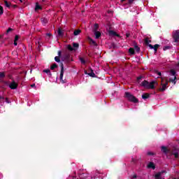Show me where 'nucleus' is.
<instances>
[{"label":"nucleus","mask_w":179,"mask_h":179,"mask_svg":"<svg viewBox=\"0 0 179 179\" xmlns=\"http://www.w3.org/2000/svg\"><path fill=\"white\" fill-rule=\"evenodd\" d=\"M124 97L131 103H139V99H138V98H136L135 96L132 95L131 92H125Z\"/></svg>","instance_id":"f257e3e1"},{"label":"nucleus","mask_w":179,"mask_h":179,"mask_svg":"<svg viewBox=\"0 0 179 179\" xmlns=\"http://www.w3.org/2000/svg\"><path fill=\"white\" fill-rule=\"evenodd\" d=\"M162 83L161 85L162 86L159 89V92H164L167 89V86L169 85V80L164 77H161Z\"/></svg>","instance_id":"f03ea898"},{"label":"nucleus","mask_w":179,"mask_h":179,"mask_svg":"<svg viewBox=\"0 0 179 179\" xmlns=\"http://www.w3.org/2000/svg\"><path fill=\"white\" fill-rule=\"evenodd\" d=\"M172 37L174 43H178L179 40V30H176L172 32Z\"/></svg>","instance_id":"7ed1b4c3"},{"label":"nucleus","mask_w":179,"mask_h":179,"mask_svg":"<svg viewBox=\"0 0 179 179\" xmlns=\"http://www.w3.org/2000/svg\"><path fill=\"white\" fill-rule=\"evenodd\" d=\"M62 61H66V62H69V61H71V54L66 52L62 57Z\"/></svg>","instance_id":"20e7f679"},{"label":"nucleus","mask_w":179,"mask_h":179,"mask_svg":"<svg viewBox=\"0 0 179 179\" xmlns=\"http://www.w3.org/2000/svg\"><path fill=\"white\" fill-rule=\"evenodd\" d=\"M17 86H19V84L15 81V80H13L12 82L8 85V87L11 89V90H15L17 89Z\"/></svg>","instance_id":"39448f33"},{"label":"nucleus","mask_w":179,"mask_h":179,"mask_svg":"<svg viewBox=\"0 0 179 179\" xmlns=\"http://www.w3.org/2000/svg\"><path fill=\"white\" fill-rule=\"evenodd\" d=\"M60 66H61L60 80L62 81V83H65V82H64V80H62L64 78V63H61Z\"/></svg>","instance_id":"423d86ee"},{"label":"nucleus","mask_w":179,"mask_h":179,"mask_svg":"<svg viewBox=\"0 0 179 179\" xmlns=\"http://www.w3.org/2000/svg\"><path fill=\"white\" fill-rule=\"evenodd\" d=\"M161 151L162 153H164V155H167L168 153H170V150L167 148V147L166 146H162Z\"/></svg>","instance_id":"0eeeda50"},{"label":"nucleus","mask_w":179,"mask_h":179,"mask_svg":"<svg viewBox=\"0 0 179 179\" xmlns=\"http://www.w3.org/2000/svg\"><path fill=\"white\" fill-rule=\"evenodd\" d=\"M163 173H166V171H162L161 172H158L157 174L155 175V179H162V175Z\"/></svg>","instance_id":"6e6552de"},{"label":"nucleus","mask_w":179,"mask_h":179,"mask_svg":"<svg viewBox=\"0 0 179 179\" xmlns=\"http://www.w3.org/2000/svg\"><path fill=\"white\" fill-rule=\"evenodd\" d=\"M157 84L155 81H152L151 83H148V89H155V85Z\"/></svg>","instance_id":"1a4fd4ad"},{"label":"nucleus","mask_w":179,"mask_h":179,"mask_svg":"<svg viewBox=\"0 0 179 179\" xmlns=\"http://www.w3.org/2000/svg\"><path fill=\"white\" fill-rule=\"evenodd\" d=\"M141 86L143 87H146V89H149V82L144 80L141 83Z\"/></svg>","instance_id":"9d476101"},{"label":"nucleus","mask_w":179,"mask_h":179,"mask_svg":"<svg viewBox=\"0 0 179 179\" xmlns=\"http://www.w3.org/2000/svg\"><path fill=\"white\" fill-rule=\"evenodd\" d=\"M148 169H152V170H155V169H156V166L155 165V163L150 162L148 164Z\"/></svg>","instance_id":"9b49d317"},{"label":"nucleus","mask_w":179,"mask_h":179,"mask_svg":"<svg viewBox=\"0 0 179 179\" xmlns=\"http://www.w3.org/2000/svg\"><path fill=\"white\" fill-rule=\"evenodd\" d=\"M94 34L95 35V38L96 39H99L100 37H101V33L99 31L94 32Z\"/></svg>","instance_id":"f8f14e48"},{"label":"nucleus","mask_w":179,"mask_h":179,"mask_svg":"<svg viewBox=\"0 0 179 179\" xmlns=\"http://www.w3.org/2000/svg\"><path fill=\"white\" fill-rule=\"evenodd\" d=\"M150 97V94L149 93H144L142 94V99H143V100H145V99H149Z\"/></svg>","instance_id":"ddd939ff"},{"label":"nucleus","mask_w":179,"mask_h":179,"mask_svg":"<svg viewBox=\"0 0 179 179\" xmlns=\"http://www.w3.org/2000/svg\"><path fill=\"white\" fill-rule=\"evenodd\" d=\"M109 34H110V36H115V37H120V34L113 30L109 31Z\"/></svg>","instance_id":"4468645a"},{"label":"nucleus","mask_w":179,"mask_h":179,"mask_svg":"<svg viewBox=\"0 0 179 179\" xmlns=\"http://www.w3.org/2000/svg\"><path fill=\"white\" fill-rule=\"evenodd\" d=\"M41 21L42 22L43 26H45V24H47V23H48V19H47L45 17H42L41 19Z\"/></svg>","instance_id":"2eb2a0df"},{"label":"nucleus","mask_w":179,"mask_h":179,"mask_svg":"<svg viewBox=\"0 0 179 179\" xmlns=\"http://www.w3.org/2000/svg\"><path fill=\"white\" fill-rule=\"evenodd\" d=\"M129 54H130V55H135V49L134 48H130L129 49Z\"/></svg>","instance_id":"dca6fc26"},{"label":"nucleus","mask_w":179,"mask_h":179,"mask_svg":"<svg viewBox=\"0 0 179 179\" xmlns=\"http://www.w3.org/2000/svg\"><path fill=\"white\" fill-rule=\"evenodd\" d=\"M57 34L59 37H64V32H62V29L61 28H59Z\"/></svg>","instance_id":"f3484780"},{"label":"nucleus","mask_w":179,"mask_h":179,"mask_svg":"<svg viewBox=\"0 0 179 179\" xmlns=\"http://www.w3.org/2000/svg\"><path fill=\"white\" fill-rule=\"evenodd\" d=\"M90 71L91 72L88 73L89 76H91V78H96V74L94 73L92 68H90Z\"/></svg>","instance_id":"a211bd4d"},{"label":"nucleus","mask_w":179,"mask_h":179,"mask_svg":"<svg viewBox=\"0 0 179 179\" xmlns=\"http://www.w3.org/2000/svg\"><path fill=\"white\" fill-rule=\"evenodd\" d=\"M80 33H82V30L80 29H76L73 32V35L74 36H79V34H80Z\"/></svg>","instance_id":"6ab92c4d"},{"label":"nucleus","mask_w":179,"mask_h":179,"mask_svg":"<svg viewBox=\"0 0 179 179\" xmlns=\"http://www.w3.org/2000/svg\"><path fill=\"white\" fill-rule=\"evenodd\" d=\"M11 4L12 3H9L8 1L6 0L4 1L5 6H6V8H8L9 9H10Z\"/></svg>","instance_id":"aec40b11"},{"label":"nucleus","mask_w":179,"mask_h":179,"mask_svg":"<svg viewBox=\"0 0 179 179\" xmlns=\"http://www.w3.org/2000/svg\"><path fill=\"white\" fill-rule=\"evenodd\" d=\"M90 44H93V45L97 46V43L94 41L92 38H89Z\"/></svg>","instance_id":"412c9836"},{"label":"nucleus","mask_w":179,"mask_h":179,"mask_svg":"<svg viewBox=\"0 0 179 179\" xmlns=\"http://www.w3.org/2000/svg\"><path fill=\"white\" fill-rule=\"evenodd\" d=\"M43 72H45V73H47L48 76H52V74L51 73V71L50 69H45L43 70Z\"/></svg>","instance_id":"4be33fe9"},{"label":"nucleus","mask_w":179,"mask_h":179,"mask_svg":"<svg viewBox=\"0 0 179 179\" xmlns=\"http://www.w3.org/2000/svg\"><path fill=\"white\" fill-rule=\"evenodd\" d=\"M5 76H6V72H5V71L0 72V80H1V79H3V78H5Z\"/></svg>","instance_id":"5701e85b"},{"label":"nucleus","mask_w":179,"mask_h":179,"mask_svg":"<svg viewBox=\"0 0 179 179\" xmlns=\"http://www.w3.org/2000/svg\"><path fill=\"white\" fill-rule=\"evenodd\" d=\"M97 30H99V24H95L94 25V28H93V32H96L98 31Z\"/></svg>","instance_id":"b1692460"},{"label":"nucleus","mask_w":179,"mask_h":179,"mask_svg":"<svg viewBox=\"0 0 179 179\" xmlns=\"http://www.w3.org/2000/svg\"><path fill=\"white\" fill-rule=\"evenodd\" d=\"M67 49L69 51H76V49L73 48V47H72L71 45H67Z\"/></svg>","instance_id":"393cba45"},{"label":"nucleus","mask_w":179,"mask_h":179,"mask_svg":"<svg viewBox=\"0 0 179 179\" xmlns=\"http://www.w3.org/2000/svg\"><path fill=\"white\" fill-rule=\"evenodd\" d=\"M160 47V45L159 44H155L153 47V50L155 51V52H157V50L158 48Z\"/></svg>","instance_id":"a878e982"},{"label":"nucleus","mask_w":179,"mask_h":179,"mask_svg":"<svg viewBox=\"0 0 179 179\" xmlns=\"http://www.w3.org/2000/svg\"><path fill=\"white\" fill-rule=\"evenodd\" d=\"M55 68H58V65L55 63L50 66L51 71H54Z\"/></svg>","instance_id":"bb28decb"},{"label":"nucleus","mask_w":179,"mask_h":179,"mask_svg":"<svg viewBox=\"0 0 179 179\" xmlns=\"http://www.w3.org/2000/svg\"><path fill=\"white\" fill-rule=\"evenodd\" d=\"M73 48H75L76 50L77 49L79 48V43H73Z\"/></svg>","instance_id":"cd10ccee"},{"label":"nucleus","mask_w":179,"mask_h":179,"mask_svg":"<svg viewBox=\"0 0 179 179\" xmlns=\"http://www.w3.org/2000/svg\"><path fill=\"white\" fill-rule=\"evenodd\" d=\"M40 9H43V8H41V6L38 5V3H36L35 6V10H40Z\"/></svg>","instance_id":"c85d7f7f"},{"label":"nucleus","mask_w":179,"mask_h":179,"mask_svg":"<svg viewBox=\"0 0 179 179\" xmlns=\"http://www.w3.org/2000/svg\"><path fill=\"white\" fill-rule=\"evenodd\" d=\"M177 80V76H174L173 78H169V82L171 83H176V80Z\"/></svg>","instance_id":"c756f323"},{"label":"nucleus","mask_w":179,"mask_h":179,"mask_svg":"<svg viewBox=\"0 0 179 179\" xmlns=\"http://www.w3.org/2000/svg\"><path fill=\"white\" fill-rule=\"evenodd\" d=\"M79 60L80 61L81 64H83V65H85V64H86V60H85V59H83V57H80Z\"/></svg>","instance_id":"7c9ffc66"},{"label":"nucleus","mask_w":179,"mask_h":179,"mask_svg":"<svg viewBox=\"0 0 179 179\" xmlns=\"http://www.w3.org/2000/svg\"><path fill=\"white\" fill-rule=\"evenodd\" d=\"M169 153L170 155H173V153H177V148H173L172 150H170Z\"/></svg>","instance_id":"2f4dec72"},{"label":"nucleus","mask_w":179,"mask_h":179,"mask_svg":"<svg viewBox=\"0 0 179 179\" xmlns=\"http://www.w3.org/2000/svg\"><path fill=\"white\" fill-rule=\"evenodd\" d=\"M163 50L164 51H167V50H171V46L170 45L164 46Z\"/></svg>","instance_id":"473e14b6"},{"label":"nucleus","mask_w":179,"mask_h":179,"mask_svg":"<svg viewBox=\"0 0 179 179\" xmlns=\"http://www.w3.org/2000/svg\"><path fill=\"white\" fill-rule=\"evenodd\" d=\"M134 50L136 51V52H139V51H141V48H139V46H138L137 45H135Z\"/></svg>","instance_id":"72a5a7b5"},{"label":"nucleus","mask_w":179,"mask_h":179,"mask_svg":"<svg viewBox=\"0 0 179 179\" xmlns=\"http://www.w3.org/2000/svg\"><path fill=\"white\" fill-rule=\"evenodd\" d=\"M149 43H152V41H149V38H146L145 39V45H149Z\"/></svg>","instance_id":"f704fd0d"},{"label":"nucleus","mask_w":179,"mask_h":179,"mask_svg":"<svg viewBox=\"0 0 179 179\" xmlns=\"http://www.w3.org/2000/svg\"><path fill=\"white\" fill-rule=\"evenodd\" d=\"M170 73H171V75H172V76H176V70L171 69L170 70Z\"/></svg>","instance_id":"c9c22d12"},{"label":"nucleus","mask_w":179,"mask_h":179,"mask_svg":"<svg viewBox=\"0 0 179 179\" xmlns=\"http://www.w3.org/2000/svg\"><path fill=\"white\" fill-rule=\"evenodd\" d=\"M172 155H173L175 157V159H178V157H179L178 152H173Z\"/></svg>","instance_id":"e433bc0d"},{"label":"nucleus","mask_w":179,"mask_h":179,"mask_svg":"<svg viewBox=\"0 0 179 179\" xmlns=\"http://www.w3.org/2000/svg\"><path fill=\"white\" fill-rule=\"evenodd\" d=\"M59 57H60L59 56H56V57H55V61L56 62H61V59H60Z\"/></svg>","instance_id":"4c0bfd02"},{"label":"nucleus","mask_w":179,"mask_h":179,"mask_svg":"<svg viewBox=\"0 0 179 179\" xmlns=\"http://www.w3.org/2000/svg\"><path fill=\"white\" fill-rule=\"evenodd\" d=\"M6 76H7V78H8V79L13 80V76H12V74H6Z\"/></svg>","instance_id":"58836bf2"},{"label":"nucleus","mask_w":179,"mask_h":179,"mask_svg":"<svg viewBox=\"0 0 179 179\" xmlns=\"http://www.w3.org/2000/svg\"><path fill=\"white\" fill-rule=\"evenodd\" d=\"M0 15H3V7L0 6Z\"/></svg>","instance_id":"ea45409f"},{"label":"nucleus","mask_w":179,"mask_h":179,"mask_svg":"<svg viewBox=\"0 0 179 179\" xmlns=\"http://www.w3.org/2000/svg\"><path fill=\"white\" fill-rule=\"evenodd\" d=\"M147 155L148 156H155V152H148Z\"/></svg>","instance_id":"a19ab883"},{"label":"nucleus","mask_w":179,"mask_h":179,"mask_svg":"<svg viewBox=\"0 0 179 179\" xmlns=\"http://www.w3.org/2000/svg\"><path fill=\"white\" fill-rule=\"evenodd\" d=\"M16 8H17V5L11 4L10 9H16Z\"/></svg>","instance_id":"79ce46f5"},{"label":"nucleus","mask_w":179,"mask_h":179,"mask_svg":"<svg viewBox=\"0 0 179 179\" xmlns=\"http://www.w3.org/2000/svg\"><path fill=\"white\" fill-rule=\"evenodd\" d=\"M10 31H13V29L12 28H8L6 31V34H8V33H10Z\"/></svg>","instance_id":"37998d69"},{"label":"nucleus","mask_w":179,"mask_h":179,"mask_svg":"<svg viewBox=\"0 0 179 179\" xmlns=\"http://www.w3.org/2000/svg\"><path fill=\"white\" fill-rule=\"evenodd\" d=\"M155 73H157V75H158V76H162V73L160 71H155Z\"/></svg>","instance_id":"c03bdc74"},{"label":"nucleus","mask_w":179,"mask_h":179,"mask_svg":"<svg viewBox=\"0 0 179 179\" xmlns=\"http://www.w3.org/2000/svg\"><path fill=\"white\" fill-rule=\"evenodd\" d=\"M142 78H143L142 76H138V77L137 78V82H138V83H140L139 80H141V79H142Z\"/></svg>","instance_id":"a18cd8bd"},{"label":"nucleus","mask_w":179,"mask_h":179,"mask_svg":"<svg viewBox=\"0 0 179 179\" xmlns=\"http://www.w3.org/2000/svg\"><path fill=\"white\" fill-rule=\"evenodd\" d=\"M134 1H135V0H129L128 4L129 5H132V3H134Z\"/></svg>","instance_id":"49530a36"},{"label":"nucleus","mask_w":179,"mask_h":179,"mask_svg":"<svg viewBox=\"0 0 179 179\" xmlns=\"http://www.w3.org/2000/svg\"><path fill=\"white\" fill-rule=\"evenodd\" d=\"M3 83H4V85H6V86H9V81H3Z\"/></svg>","instance_id":"de8ad7c7"},{"label":"nucleus","mask_w":179,"mask_h":179,"mask_svg":"<svg viewBox=\"0 0 179 179\" xmlns=\"http://www.w3.org/2000/svg\"><path fill=\"white\" fill-rule=\"evenodd\" d=\"M136 162H138V160H136V159H134V158H132L131 159V163H136Z\"/></svg>","instance_id":"09e8293b"},{"label":"nucleus","mask_w":179,"mask_h":179,"mask_svg":"<svg viewBox=\"0 0 179 179\" xmlns=\"http://www.w3.org/2000/svg\"><path fill=\"white\" fill-rule=\"evenodd\" d=\"M17 40H19V36L18 35H16L14 39V41H17Z\"/></svg>","instance_id":"8fccbe9b"},{"label":"nucleus","mask_w":179,"mask_h":179,"mask_svg":"<svg viewBox=\"0 0 179 179\" xmlns=\"http://www.w3.org/2000/svg\"><path fill=\"white\" fill-rule=\"evenodd\" d=\"M148 47L150 48V50H153V45H152V44H148Z\"/></svg>","instance_id":"3c124183"},{"label":"nucleus","mask_w":179,"mask_h":179,"mask_svg":"<svg viewBox=\"0 0 179 179\" xmlns=\"http://www.w3.org/2000/svg\"><path fill=\"white\" fill-rule=\"evenodd\" d=\"M6 103H7V104H9L10 103L8 98H6Z\"/></svg>","instance_id":"603ef678"},{"label":"nucleus","mask_w":179,"mask_h":179,"mask_svg":"<svg viewBox=\"0 0 179 179\" xmlns=\"http://www.w3.org/2000/svg\"><path fill=\"white\" fill-rule=\"evenodd\" d=\"M46 36L48 37H49V38H50V37H51L52 36V34L51 33H48V34H46Z\"/></svg>","instance_id":"864d4df0"},{"label":"nucleus","mask_w":179,"mask_h":179,"mask_svg":"<svg viewBox=\"0 0 179 179\" xmlns=\"http://www.w3.org/2000/svg\"><path fill=\"white\" fill-rule=\"evenodd\" d=\"M83 176H85L84 173L80 174V179H85V178L83 177Z\"/></svg>","instance_id":"5fc2aeb1"},{"label":"nucleus","mask_w":179,"mask_h":179,"mask_svg":"<svg viewBox=\"0 0 179 179\" xmlns=\"http://www.w3.org/2000/svg\"><path fill=\"white\" fill-rule=\"evenodd\" d=\"M132 178H138V176H136V174H134L131 177Z\"/></svg>","instance_id":"6e6d98bb"},{"label":"nucleus","mask_w":179,"mask_h":179,"mask_svg":"<svg viewBox=\"0 0 179 179\" xmlns=\"http://www.w3.org/2000/svg\"><path fill=\"white\" fill-rule=\"evenodd\" d=\"M62 55V52L59 50V52H58V57H61V55Z\"/></svg>","instance_id":"4d7b16f0"},{"label":"nucleus","mask_w":179,"mask_h":179,"mask_svg":"<svg viewBox=\"0 0 179 179\" xmlns=\"http://www.w3.org/2000/svg\"><path fill=\"white\" fill-rule=\"evenodd\" d=\"M130 36H131V34H129V33L126 34V37L127 38L129 37Z\"/></svg>","instance_id":"13d9d810"},{"label":"nucleus","mask_w":179,"mask_h":179,"mask_svg":"<svg viewBox=\"0 0 179 179\" xmlns=\"http://www.w3.org/2000/svg\"><path fill=\"white\" fill-rule=\"evenodd\" d=\"M0 100H5V97L2 96H0Z\"/></svg>","instance_id":"bf43d9fd"},{"label":"nucleus","mask_w":179,"mask_h":179,"mask_svg":"<svg viewBox=\"0 0 179 179\" xmlns=\"http://www.w3.org/2000/svg\"><path fill=\"white\" fill-rule=\"evenodd\" d=\"M84 73H85V75H89V73H87V71H86V70L84 71Z\"/></svg>","instance_id":"052dcab7"},{"label":"nucleus","mask_w":179,"mask_h":179,"mask_svg":"<svg viewBox=\"0 0 179 179\" xmlns=\"http://www.w3.org/2000/svg\"><path fill=\"white\" fill-rule=\"evenodd\" d=\"M17 41H14V45H17V42H16Z\"/></svg>","instance_id":"680f3d73"},{"label":"nucleus","mask_w":179,"mask_h":179,"mask_svg":"<svg viewBox=\"0 0 179 179\" xmlns=\"http://www.w3.org/2000/svg\"><path fill=\"white\" fill-rule=\"evenodd\" d=\"M34 86H36V84L31 85V87H34Z\"/></svg>","instance_id":"e2e57ef3"},{"label":"nucleus","mask_w":179,"mask_h":179,"mask_svg":"<svg viewBox=\"0 0 179 179\" xmlns=\"http://www.w3.org/2000/svg\"><path fill=\"white\" fill-rule=\"evenodd\" d=\"M127 0H121L120 2L122 3L123 2H125Z\"/></svg>","instance_id":"0e129e2a"},{"label":"nucleus","mask_w":179,"mask_h":179,"mask_svg":"<svg viewBox=\"0 0 179 179\" xmlns=\"http://www.w3.org/2000/svg\"><path fill=\"white\" fill-rule=\"evenodd\" d=\"M108 13H113V11L108 10Z\"/></svg>","instance_id":"69168bd1"},{"label":"nucleus","mask_w":179,"mask_h":179,"mask_svg":"<svg viewBox=\"0 0 179 179\" xmlns=\"http://www.w3.org/2000/svg\"><path fill=\"white\" fill-rule=\"evenodd\" d=\"M97 174H100V171H96Z\"/></svg>","instance_id":"338daca9"},{"label":"nucleus","mask_w":179,"mask_h":179,"mask_svg":"<svg viewBox=\"0 0 179 179\" xmlns=\"http://www.w3.org/2000/svg\"><path fill=\"white\" fill-rule=\"evenodd\" d=\"M3 36L2 35H0V38H2Z\"/></svg>","instance_id":"774afa93"}]
</instances>
